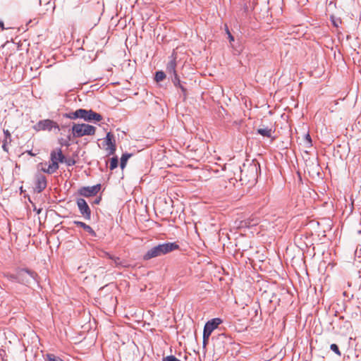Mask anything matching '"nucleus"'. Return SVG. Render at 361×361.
Segmentation results:
<instances>
[{
	"mask_svg": "<svg viewBox=\"0 0 361 361\" xmlns=\"http://www.w3.org/2000/svg\"><path fill=\"white\" fill-rule=\"evenodd\" d=\"M104 255L113 260L116 267H125L122 264V262L120 258L114 257L108 252H104Z\"/></svg>",
	"mask_w": 361,
	"mask_h": 361,
	"instance_id": "16",
	"label": "nucleus"
},
{
	"mask_svg": "<svg viewBox=\"0 0 361 361\" xmlns=\"http://www.w3.org/2000/svg\"><path fill=\"white\" fill-rule=\"evenodd\" d=\"M36 130H48L52 129L60 130L59 125L54 121L50 119H44L39 121L34 127Z\"/></svg>",
	"mask_w": 361,
	"mask_h": 361,
	"instance_id": "5",
	"label": "nucleus"
},
{
	"mask_svg": "<svg viewBox=\"0 0 361 361\" xmlns=\"http://www.w3.org/2000/svg\"><path fill=\"white\" fill-rule=\"evenodd\" d=\"M247 170L251 173H252L253 176L255 177L256 176V173H257V166L255 164H253V165H250L247 168Z\"/></svg>",
	"mask_w": 361,
	"mask_h": 361,
	"instance_id": "23",
	"label": "nucleus"
},
{
	"mask_svg": "<svg viewBox=\"0 0 361 361\" xmlns=\"http://www.w3.org/2000/svg\"><path fill=\"white\" fill-rule=\"evenodd\" d=\"M100 188L101 185L97 184L91 187H82L78 190V192L80 195L88 197L97 195Z\"/></svg>",
	"mask_w": 361,
	"mask_h": 361,
	"instance_id": "8",
	"label": "nucleus"
},
{
	"mask_svg": "<svg viewBox=\"0 0 361 361\" xmlns=\"http://www.w3.org/2000/svg\"><path fill=\"white\" fill-rule=\"evenodd\" d=\"M209 335H206V333L203 332V346L205 347L208 343Z\"/></svg>",
	"mask_w": 361,
	"mask_h": 361,
	"instance_id": "27",
	"label": "nucleus"
},
{
	"mask_svg": "<svg viewBox=\"0 0 361 361\" xmlns=\"http://www.w3.org/2000/svg\"><path fill=\"white\" fill-rule=\"evenodd\" d=\"M80 118H82L85 121H91L92 120L100 121L102 119V116L92 110L80 109Z\"/></svg>",
	"mask_w": 361,
	"mask_h": 361,
	"instance_id": "6",
	"label": "nucleus"
},
{
	"mask_svg": "<svg viewBox=\"0 0 361 361\" xmlns=\"http://www.w3.org/2000/svg\"><path fill=\"white\" fill-rule=\"evenodd\" d=\"M5 133H6V135L10 136V134H9V133H8V130H6V131L5 132Z\"/></svg>",
	"mask_w": 361,
	"mask_h": 361,
	"instance_id": "36",
	"label": "nucleus"
},
{
	"mask_svg": "<svg viewBox=\"0 0 361 361\" xmlns=\"http://www.w3.org/2000/svg\"><path fill=\"white\" fill-rule=\"evenodd\" d=\"M118 158L116 157H112L110 161L109 168L111 170L115 169L118 166Z\"/></svg>",
	"mask_w": 361,
	"mask_h": 361,
	"instance_id": "21",
	"label": "nucleus"
},
{
	"mask_svg": "<svg viewBox=\"0 0 361 361\" xmlns=\"http://www.w3.org/2000/svg\"><path fill=\"white\" fill-rule=\"evenodd\" d=\"M77 205L80 214L84 216V218L87 220L90 219L91 210L87 202L82 198H79L77 200Z\"/></svg>",
	"mask_w": 361,
	"mask_h": 361,
	"instance_id": "7",
	"label": "nucleus"
},
{
	"mask_svg": "<svg viewBox=\"0 0 361 361\" xmlns=\"http://www.w3.org/2000/svg\"><path fill=\"white\" fill-rule=\"evenodd\" d=\"M0 27L4 28V23L2 21H0Z\"/></svg>",
	"mask_w": 361,
	"mask_h": 361,
	"instance_id": "35",
	"label": "nucleus"
},
{
	"mask_svg": "<svg viewBox=\"0 0 361 361\" xmlns=\"http://www.w3.org/2000/svg\"><path fill=\"white\" fill-rule=\"evenodd\" d=\"M221 322L222 320L219 318H214L208 321L204 325L203 332L206 333V335L211 336L212 331L216 329Z\"/></svg>",
	"mask_w": 361,
	"mask_h": 361,
	"instance_id": "9",
	"label": "nucleus"
},
{
	"mask_svg": "<svg viewBox=\"0 0 361 361\" xmlns=\"http://www.w3.org/2000/svg\"><path fill=\"white\" fill-rule=\"evenodd\" d=\"M37 274L35 272L26 269H20L16 274H11L8 276L11 281L26 286H29L32 282H37Z\"/></svg>",
	"mask_w": 361,
	"mask_h": 361,
	"instance_id": "2",
	"label": "nucleus"
},
{
	"mask_svg": "<svg viewBox=\"0 0 361 361\" xmlns=\"http://www.w3.org/2000/svg\"><path fill=\"white\" fill-rule=\"evenodd\" d=\"M257 133L264 137H271L272 130L269 128H259L257 129Z\"/></svg>",
	"mask_w": 361,
	"mask_h": 361,
	"instance_id": "15",
	"label": "nucleus"
},
{
	"mask_svg": "<svg viewBox=\"0 0 361 361\" xmlns=\"http://www.w3.org/2000/svg\"><path fill=\"white\" fill-rule=\"evenodd\" d=\"M47 187V178L44 175L38 174L36 176V184L35 190L38 193L41 192Z\"/></svg>",
	"mask_w": 361,
	"mask_h": 361,
	"instance_id": "11",
	"label": "nucleus"
},
{
	"mask_svg": "<svg viewBox=\"0 0 361 361\" xmlns=\"http://www.w3.org/2000/svg\"><path fill=\"white\" fill-rule=\"evenodd\" d=\"M47 361H63L59 357L55 356L54 354H47Z\"/></svg>",
	"mask_w": 361,
	"mask_h": 361,
	"instance_id": "22",
	"label": "nucleus"
},
{
	"mask_svg": "<svg viewBox=\"0 0 361 361\" xmlns=\"http://www.w3.org/2000/svg\"><path fill=\"white\" fill-rule=\"evenodd\" d=\"M330 348L336 354H337L338 355H341V352H340L339 348L336 344H334V343L331 344L330 345Z\"/></svg>",
	"mask_w": 361,
	"mask_h": 361,
	"instance_id": "24",
	"label": "nucleus"
},
{
	"mask_svg": "<svg viewBox=\"0 0 361 361\" xmlns=\"http://www.w3.org/2000/svg\"><path fill=\"white\" fill-rule=\"evenodd\" d=\"M226 32H227V34H228V36L229 41L231 42L234 41L233 36L231 34V32H229V30L228 29H227Z\"/></svg>",
	"mask_w": 361,
	"mask_h": 361,
	"instance_id": "31",
	"label": "nucleus"
},
{
	"mask_svg": "<svg viewBox=\"0 0 361 361\" xmlns=\"http://www.w3.org/2000/svg\"><path fill=\"white\" fill-rule=\"evenodd\" d=\"M61 145H66V146H68L69 145V144L67 142H65V143L61 142Z\"/></svg>",
	"mask_w": 361,
	"mask_h": 361,
	"instance_id": "34",
	"label": "nucleus"
},
{
	"mask_svg": "<svg viewBox=\"0 0 361 361\" xmlns=\"http://www.w3.org/2000/svg\"><path fill=\"white\" fill-rule=\"evenodd\" d=\"M176 61L174 59L171 60L168 63L167 66H166V71L168 72V73L172 74L173 75H174L175 74H177L176 71Z\"/></svg>",
	"mask_w": 361,
	"mask_h": 361,
	"instance_id": "14",
	"label": "nucleus"
},
{
	"mask_svg": "<svg viewBox=\"0 0 361 361\" xmlns=\"http://www.w3.org/2000/svg\"><path fill=\"white\" fill-rule=\"evenodd\" d=\"M162 361H180V360H178V358H176L173 355H169V356H166V357H164L162 358Z\"/></svg>",
	"mask_w": 361,
	"mask_h": 361,
	"instance_id": "25",
	"label": "nucleus"
},
{
	"mask_svg": "<svg viewBox=\"0 0 361 361\" xmlns=\"http://www.w3.org/2000/svg\"><path fill=\"white\" fill-rule=\"evenodd\" d=\"M64 162H66V164L68 166H73V165H74V164H75V160H74V159H65Z\"/></svg>",
	"mask_w": 361,
	"mask_h": 361,
	"instance_id": "29",
	"label": "nucleus"
},
{
	"mask_svg": "<svg viewBox=\"0 0 361 361\" xmlns=\"http://www.w3.org/2000/svg\"><path fill=\"white\" fill-rule=\"evenodd\" d=\"M331 22L333 23V25L335 26V27H338V25L339 23H341V20L339 18L338 19H336L334 17L331 16Z\"/></svg>",
	"mask_w": 361,
	"mask_h": 361,
	"instance_id": "26",
	"label": "nucleus"
},
{
	"mask_svg": "<svg viewBox=\"0 0 361 361\" xmlns=\"http://www.w3.org/2000/svg\"><path fill=\"white\" fill-rule=\"evenodd\" d=\"M104 142L107 145L106 150L109 154H114L116 152V144L114 140V136L111 133H108L104 139Z\"/></svg>",
	"mask_w": 361,
	"mask_h": 361,
	"instance_id": "10",
	"label": "nucleus"
},
{
	"mask_svg": "<svg viewBox=\"0 0 361 361\" xmlns=\"http://www.w3.org/2000/svg\"><path fill=\"white\" fill-rule=\"evenodd\" d=\"M49 164H47V163H39L38 165H37V168L39 170L42 171V169H46L47 168L48 165Z\"/></svg>",
	"mask_w": 361,
	"mask_h": 361,
	"instance_id": "28",
	"label": "nucleus"
},
{
	"mask_svg": "<svg viewBox=\"0 0 361 361\" xmlns=\"http://www.w3.org/2000/svg\"><path fill=\"white\" fill-rule=\"evenodd\" d=\"M73 135L75 137L85 135H93L95 134L96 128L89 124H74L72 127Z\"/></svg>",
	"mask_w": 361,
	"mask_h": 361,
	"instance_id": "4",
	"label": "nucleus"
},
{
	"mask_svg": "<svg viewBox=\"0 0 361 361\" xmlns=\"http://www.w3.org/2000/svg\"><path fill=\"white\" fill-rule=\"evenodd\" d=\"M50 159L51 163L46 169H42V171L49 174L54 173L59 169V163H63L65 161V156L62 153L61 148H57L51 152Z\"/></svg>",
	"mask_w": 361,
	"mask_h": 361,
	"instance_id": "3",
	"label": "nucleus"
},
{
	"mask_svg": "<svg viewBox=\"0 0 361 361\" xmlns=\"http://www.w3.org/2000/svg\"><path fill=\"white\" fill-rule=\"evenodd\" d=\"M99 17L98 16V15H96L95 16H94L92 18V20H88L87 23V25L88 26H90V27H94L99 21Z\"/></svg>",
	"mask_w": 361,
	"mask_h": 361,
	"instance_id": "19",
	"label": "nucleus"
},
{
	"mask_svg": "<svg viewBox=\"0 0 361 361\" xmlns=\"http://www.w3.org/2000/svg\"><path fill=\"white\" fill-rule=\"evenodd\" d=\"M171 80L173 83V85L176 87H179L181 91L183 92V93L185 94V92H186V90L185 88L181 85L180 83V80L177 74H175L174 75L172 76L171 78Z\"/></svg>",
	"mask_w": 361,
	"mask_h": 361,
	"instance_id": "13",
	"label": "nucleus"
},
{
	"mask_svg": "<svg viewBox=\"0 0 361 361\" xmlns=\"http://www.w3.org/2000/svg\"><path fill=\"white\" fill-rule=\"evenodd\" d=\"M74 224L75 225H77L78 226H80V227L82 228L85 231L89 233L91 235L96 236L95 231L92 228L91 226H90L89 225L86 224L85 223L82 222V221H74Z\"/></svg>",
	"mask_w": 361,
	"mask_h": 361,
	"instance_id": "12",
	"label": "nucleus"
},
{
	"mask_svg": "<svg viewBox=\"0 0 361 361\" xmlns=\"http://www.w3.org/2000/svg\"><path fill=\"white\" fill-rule=\"evenodd\" d=\"M100 200H101V198L96 199V200H94V203H95V204H99V202H100Z\"/></svg>",
	"mask_w": 361,
	"mask_h": 361,
	"instance_id": "33",
	"label": "nucleus"
},
{
	"mask_svg": "<svg viewBox=\"0 0 361 361\" xmlns=\"http://www.w3.org/2000/svg\"><path fill=\"white\" fill-rule=\"evenodd\" d=\"M66 116L67 118L73 120L80 118V109L75 111L70 112L67 114Z\"/></svg>",
	"mask_w": 361,
	"mask_h": 361,
	"instance_id": "18",
	"label": "nucleus"
},
{
	"mask_svg": "<svg viewBox=\"0 0 361 361\" xmlns=\"http://www.w3.org/2000/svg\"><path fill=\"white\" fill-rule=\"evenodd\" d=\"M2 147H3V149H4L6 152H8V149L6 148V144H5V143L2 145Z\"/></svg>",
	"mask_w": 361,
	"mask_h": 361,
	"instance_id": "32",
	"label": "nucleus"
},
{
	"mask_svg": "<svg viewBox=\"0 0 361 361\" xmlns=\"http://www.w3.org/2000/svg\"><path fill=\"white\" fill-rule=\"evenodd\" d=\"M178 249H179V245L175 242L159 244L148 250L144 255L143 259L145 260H149L152 258L166 255Z\"/></svg>",
	"mask_w": 361,
	"mask_h": 361,
	"instance_id": "1",
	"label": "nucleus"
},
{
	"mask_svg": "<svg viewBox=\"0 0 361 361\" xmlns=\"http://www.w3.org/2000/svg\"><path fill=\"white\" fill-rule=\"evenodd\" d=\"M166 78V74L163 71H157L155 74V80L157 82H161Z\"/></svg>",
	"mask_w": 361,
	"mask_h": 361,
	"instance_id": "20",
	"label": "nucleus"
},
{
	"mask_svg": "<svg viewBox=\"0 0 361 361\" xmlns=\"http://www.w3.org/2000/svg\"><path fill=\"white\" fill-rule=\"evenodd\" d=\"M305 141L307 145L310 146L312 145V139L309 134L305 135Z\"/></svg>",
	"mask_w": 361,
	"mask_h": 361,
	"instance_id": "30",
	"label": "nucleus"
},
{
	"mask_svg": "<svg viewBox=\"0 0 361 361\" xmlns=\"http://www.w3.org/2000/svg\"><path fill=\"white\" fill-rule=\"evenodd\" d=\"M132 156L131 154H123L121 158V169H124L126 165V163L128 160V159Z\"/></svg>",
	"mask_w": 361,
	"mask_h": 361,
	"instance_id": "17",
	"label": "nucleus"
}]
</instances>
